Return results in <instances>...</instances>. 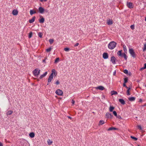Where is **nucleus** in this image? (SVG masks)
<instances>
[{
	"label": "nucleus",
	"instance_id": "1",
	"mask_svg": "<svg viewBox=\"0 0 146 146\" xmlns=\"http://www.w3.org/2000/svg\"><path fill=\"white\" fill-rule=\"evenodd\" d=\"M117 54L119 56L123 57L125 60H126L127 59V56L126 54L125 53H123V54L122 53L121 50H119L118 51L117 53Z\"/></svg>",
	"mask_w": 146,
	"mask_h": 146
},
{
	"label": "nucleus",
	"instance_id": "2",
	"mask_svg": "<svg viewBox=\"0 0 146 146\" xmlns=\"http://www.w3.org/2000/svg\"><path fill=\"white\" fill-rule=\"evenodd\" d=\"M40 70L38 68H36L33 71L34 75L35 76H37L40 74Z\"/></svg>",
	"mask_w": 146,
	"mask_h": 146
},
{
	"label": "nucleus",
	"instance_id": "3",
	"mask_svg": "<svg viewBox=\"0 0 146 146\" xmlns=\"http://www.w3.org/2000/svg\"><path fill=\"white\" fill-rule=\"evenodd\" d=\"M129 52L133 58H135L136 56L135 55V53L132 49H129Z\"/></svg>",
	"mask_w": 146,
	"mask_h": 146
},
{
	"label": "nucleus",
	"instance_id": "4",
	"mask_svg": "<svg viewBox=\"0 0 146 146\" xmlns=\"http://www.w3.org/2000/svg\"><path fill=\"white\" fill-rule=\"evenodd\" d=\"M55 93L56 94L60 96H62L63 92L62 90L60 89H58L56 92Z\"/></svg>",
	"mask_w": 146,
	"mask_h": 146
},
{
	"label": "nucleus",
	"instance_id": "5",
	"mask_svg": "<svg viewBox=\"0 0 146 146\" xmlns=\"http://www.w3.org/2000/svg\"><path fill=\"white\" fill-rule=\"evenodd\" d=\"M116 58L114 56H112L111 57V61L113 64H115L116 63Z\"/></svg>",
	"mask_w": 146,
	"mask_h": 146
},
{
	"label": "nucleus",
	"instance_id": "6",
	"mask_svg": "<svg viewBox=\"0 0 146 146\" xmlns=\"http://www.w3.org/2000/svg\"><path fill=\"white\" fill-rule=\"evenodd\" d=\"M127 6L130 8H132L133 7V3L131 2H127Z\"/></svg>",
	"mask_w": 146,
	"mask_h": 146
},
{
	"label": "nucleus",
	"instance_id": "7",
	"mask_svg": "<svg viewBox=\"0 0 146 146\" xmlns=\"http://www.w3.org/2000/svg\"><path fill=\"white\" fill-rule=\"evenodd\" d=\"M103 58L104 59H107L108 58V53L104 52L103 54Z\"/></svg>",
	"mask_w": 146,
	"mask_h": 146
},
{
	"label": "nucleus",
	"instance_id": "8",
	"mask_svg": "<svg viewBox=\"0 0 146 146\" xmlns=\"http://www.w3.org/2000/svg\"><path fill=\"white\" fill-rule=\"evenodd\" d=\"M95 88L96 90L99 89L101 90H103L104 89V87L102 86H99L97 87H95Z\"/></svg>",
	"mask_w": 146,
	"mask_h": 146
},
{
	"label": "nucleus",
	"instance_id": "9",
	"mask_svg": "<svg viewBox=\"0 0 146 146\" xmlns=\"http://www.w3.org/2000/svg\"><path fill=\"white\" fill-rule=\"evenodd\" d=\"M106 118H111L113 116L111 114L109 113H106Z\"/></svg>",
	"mask_w": 146,
	"mask_h": 146
},
{
	"label": "nucleus",
	"instance_id": "10",
	"mask_svg": "<svg viewBox=\"0 0 146 146\" xmlns=\"http://www.w3.org/2000/svg\"><path fill=\"white\" fill-rule=\"evenodd\" d=\"M117 45V43L114 41H113L110 42L108 46H116Z\"/></svg>",
	"mask_w": 146,
	"mask_h": 146
},
{
	"label": "nucleus",
	"instance_id": "11",
	"mask_svg": "<svg viewBox=\"0 0 146 146\" xmlns=\"http://www.w3.org/2000/svg\"><path fill=\"white\" fill-rule=\"evenodd\" d=\"M53 74H54L55 76H56L57 74L56 72L54 69H53L52 70V73L50 74V75L53 76Z\"/></svg>",
	"mask_w": 146,
	"mask_h": 146
},
{
	"label": "nucleus",
	"instance_id": "12",
	"mask_svg": "<svg viewBox=\"0 0 146 146\" xmlns=\"http://www.w3.org/2000/svg\"><path fill=\"white\" fill-rule=\"evenodd\" d=\"M18 12L16 9L13 10L12 12V14L14 15H17L18 14Z\"/></svg>",
	"mask_w": 146,
	"mask_h": 146
},
{
	"label": "nucleus",
	"instance_id": "13",
	"mask_svg": "<svg viewBox=\"0 0 146 146\" xmlns=\"http://www.w3.org/2000/svg\"><path fill=\"white\" fill-rule=\"evenodd\" d=\"M53 79V76L50 75L48 79V83L51 82L52 80ZM48 85V84H47V85Z\"/></svg>",
	"mask_w": 146,
	"mask_h": 146
},
{
	"label": "nucleus",
	"instance_id": "14",
	"mask_svg": "<svg viewBox=\"0 0 146 146\" xmlns=\"http://www.w3.org/2000/svg\"><path fill=\"white\" fill-rule=\"evenodd\" d=\"M38 9L39 12L41 13H43L44 11V9L42 7H40Z\"/></svg>",
	"mask_w": 146,
	"mask_h": 146
},
{
	"label": "nucleus",
	"instance_id": "15",
	"mask_svg": "<svg viewBox=\"0 0 146 146\" xmlns=\"http://www.w3.org/2000/svg\"><path fill=\"white\" fill-rule=\"evenodd\" d=\"M35 17H33L31 19L29 20V23H33L35 21Z\"/></svg>",
	"mask_w": 146,
	"mask_h": 146
},
{
	"label": "nucleus",
	"instance_id": "16",
	"mask_svg": "<svg viewBox=\"0 0 146 146\" xmlns=\"http://www.w3.org/2000/svg\"><path fill=\"white\" fill-rule=\"evenodd\" d=\"M119 101L123 105L124 104H125V102L124 100L122 99H119Z\"/></svg>",
	"mask_w": 146,
	"mask_h": 146
},
{
	"label": "nucleus",
	"instance_id": "17",
	"mask_svg": "<svg viewBox=\"0 0 146 146\" xmlns=\"http://www.w3.org/2000/svg\"><path fill=\"white\" fill-rule=\"evenodd\" d=\"M29 136L31 138H33L34 137L35 134L34 133L31 132L29 134Z\"/></svg>",
	"mask_w": 146,
	"mask_h": 146
},
{
	"label": "nucleus",
	"instance_id": "18",
	"mask_svg": "<svg viewBox=\"0 0 146 146\" xmlns=\"http://www.w3.org/2000/svg\"><path fill=\"white\" fill-rule=\"evenodd\" d=\"M135 97H131L128 98V100L130 101H134L135 100Z\"/></svg>",
	"mask_w": 146,
	"mask_h": 146
},
{
	"label": "nucleus",
	"instance_id": "19",
	"mask_svg": "<svg viewBox=\"0 0 146 146\" xmlns=\"http://www.w3.org/2000/svg\"><path fill=\"white\" fill-rule=\"evenodd\" d=\"M47 72H45L44 74L41 75L40 76V79H41V78H43L45 76L47 75Z\"/></svg>",
	"mask_w": 146,
	"mask_h": 146
},
{
	"label": "nucleus",
	"instance_id": "20",
	"mask_svg": "<svg viewBox=\"0 0 146 146\" xmlns=\"http://www.w3.org/2000/svg\"><path fill=\"white\" fill-rule=\"evenodd\" d=\"M107 23L109 25H111L113 24V21L111 20H109L107 21Z\"/></svg>",
	"mask_w": 146,
	"mask_h": 146
},
{
	"label": "nucleus",
	"instance_id": "21",
	"mask_svg": "<svg viewBox=\"0 0 146 146\" xmlns=\"http://www.w3.org/2000/svg\"><path fill=\"white\" fill-rule=\"evenodd\" d=\"M30 15H32L34 14L35 13L36 11L34 10H31L30 11Z\"/></svg>",
	"mask_w": 146,
	"mask_h": 146
},
{
	"label": "nucleus",
	"instance_id": "22",
	"mask_svg": "<svg viewBox=\"0 0 146 146\" xmlns=\"http://www.w3.org/2000/svg\"><path fill=\"white\" fill-rule=\"evenodd\" d=\"M44 19L43 17H42L41 19L39 20V22L41 23H43L44 22Z\"/></svg>",
	"mask_w": 146,
	"mask_h": 146
},
{
	"label": "nucleus",
	"instance_id": "23",
	"mask_svg": "<svg viewBox=\"0 0 146 146\" xmlns=\"http://www.w3.org/2000/svg\"><path fill=\"white\" fill-rule=\"evenodd\" d=\"M117 129H118L115 128L114 127H111L109 128L108 129V131H111V130H117Z\"/></svg>",
	"mask_w": 146,
	"mask_h": 146
},
{
	"label": "nucleus",
	"instance_id": "24",
	"mask_svg": "<svg viewBox=\"0 0 146 146\" xmlns=\"http://www.w3.org/2000/svg\"><path fill=\"white\" fill-rule=\"evenodd\" d=\"M48 144L49 145H51L52 143V141L50 139H48L47 141Z\"/></svg>",
	"mask_w": 146,
	"mask_h": 146
},
{
	"label": "nucleus",
	"instance_id": "25",
	"mask_svg": "<svg viewBox=\"0 0 146 146\" xmlns=\"http://www.w3.org/2000/svg\"><path fill=\"white\" fill-rule=\"evenodd\" d=\"M13 113V111H9L7 113V115H11Z\"/></svg>",
	"mask_w": 146,
	"mask_h": 146
},
{
	"label": "nucleus",
	"instance_id": "26",
	"mask_svg": "<svg viewBox=\"0 0 146 146\" xmlns=\"http://www.w3.org/2000/svg\"><path fill=\"white\" fill-rule=\"evenodd\" d=\"M114 109V108L112 106H110V107L109 108V110L110 112H112L113 111V110Z\"/></svg>",
	"mask_w": 146,
	"mask_h": 146
},
{
	"label": "nucleus",
	"instance_id": "27",
	"mask_svg": "<svg viewBox=\"0 0 146 146\" xmlns=\"http://www.w3.org/2000/svg\"><path fill=\"white\" fill-rule=\"evenodd\" d=\"M52 48H51V47H49L46 49V51L47 52H49L51 51Z\"/></svg>",
	"mask_w": 146,
	"mask_h": 146
},
{
	"label": "nucleus",
	"instance_id": "28",
	"mask_svg": "<svg viewBox=\"0 0 146 146\" xmlns=\"http://www.w3.org/2000/svg\"><path fill=\"white\" fill-rule=\"evenodd\" d=\"M131 88H129L127 91V96H129L130 95V94L129 92V90H130Z\"/></svg>",
	"mask_w": 146,
	"mask_h": 146
},
{
	"label": "nucleus",
	"instance_id": "29",
	"mask_svg": "<svg viewBox=\"0 0 146 146\" xmlns=\"http://www.w3.org/2000/svg\"><path fill=\"white\" fill-rule=\"evenodd\" d=\"M144 66L143 67H142L140 69V70H143L145 69L146 68V63H145L144 64Z\"/></svg>",
	"mask_w": 146,
	"mask_h": 146
},
{
	"label": "nucleus",
	"instance_id": "30",
	"mask_svg": "<svg viewBox=\"0 0 146 146\" xmlns=\"http://www.w3.org/2000/svg\"><path fill=\"white\" fill-rule=\"evenodd\" d=\"M49 41L50 44H51L54 42V40L53 39H50L49 40Z\"/></svg>",
	"mask_w": 146,
	"mask_h": 146
},
{
	"label": "nucleus",
	"instance_id": "31",
	"mask_svg": "<svg viewBox=\"0 0 146 146\" xmlns=\"http://www.w3.org/2000/svg\"><path fill=\"white\" fill-rule=\"evenodd\" d=\"M104 123V121L103 120H100L99 121V125H102Z\"/></svg>",
	"mask_w": 146,
	"mask_h": 146
},
{
	"label": "nucleus",
	"instance_id": "32",
	"mask_svg": "<svg viewBox=\"0 0 146 146\" xmlns=\"http://www.w3.org/2000/svg\"><path fill=\"white\" fill-rule=\"evenodd\" d=\"M64 50L66 52L70 50V49L68 48H65L64 49Z\"/></svg>",
	"mask_w": 146,
	"mask_h": 146
},
{
	"label": "nucleus",
	"instance_id": "33",
	"mask_svg": "<svg viewBox=\"0 0 146 146\" xmlns=\"http://www.w3.org/2000/svg\"><path fill=\"white\" fill-rule=\"evenodd\" d=\"M117 93L116 91H113L112 92L111 94V95H116L117 94Z\"/></svg>",
	"mask_w": 146,
	"mask_h": 146
},
{
	"label": "nucleus",
	"instance_id": "34",
	"mask_svg": "<svg viewBox=\"0 0 146 146\" xmlns=\"http://www.w3.org/2000/svg\"><path fill=\"white\" fill-rule=\"evenodd\" d=\"M59 60V58H57L55 60L54 62L55 63H56L58 62Z\"/></svg>",
	"mask_w": 146,
	"mask_h": 146
},
{
	"label": "nucleus",
	"instance_id": "35",
	"mask_svg": "<svg viewBox=\"0 0 146 146\" xmlns=\"http://www.w3.org/2000/svg\"><path fill=\"white\" fill-rule=\"evenodd\" d=\"M43 34L42 33L39 32L38 33V36L42 38V36Z\"/></svg>",
	"mask_w": 146,
	"mask_h": 146
},
{
	"label": "nucleus",
	"instance_id": "36",
	"mask_svg": "<svg viewBox=\"0 0 146 146\" xmlns=\"http://www.w3.org/2000/svg\"><path fill=\"white\" fill-rule=\"evenodd\" d=\"M32 34L33 33L32 32H31L29 33V38H30L32 37Z\"/></svg>",
	"mask_w": 146,
	"mask_h": 146
},
{
	"label": "nucleus",
	"instance_id": "37",
	"mask_svg": "<svg viewBox=\"0 0 146 146\" xmlns=\"http://www.w3.org/2000/svg\"><path fill=\"white\" fill-rule=\"evenodd\" d=\"M130 137L132 139H134L135 141H137V138L131 136Z\"/></svg>",
	"mask_w": 146,
	"mask_h": 146
},
{
	"label": "nucleus",
	"instance_id": "38",
	"mask_svg": "<svg viewBox=\"0 0 146 146\" xmlns=\"http://www.w3.org/2000/svg\"><path fill=\"white\" fill-rule=\"evenodd\" d=\"M115 46H108V48L111 49H114Z\"/></svg>",
	"mask_w": 146,
	"mask_h": 146
},
{
	"label": "nucleus",
	"instance_id": "39",
	"mask_svg": "<svg viewBox=\"0 0 146 146\" xmlns=\"http://www.w3.org/2000/svg\"><path fill=\"white\" fill-rule=\"evenodd\" d=\"M113 114L115 116H117V113L116 112V111H113Z\"/></svg>",
	"mask_w": 146,
	"mask_h": 146
},
{
	"label": "nucleus",
	"instance_id": "40",
	"mask_svg": "<svg viewBox=\"0 0 146 146\" xmlns=\"http://www.w3.org/2000/svg\"><path fill=\"white\" fill-rule=\"evenodd\" d=\"M137 127L139 130H142V128L141 127V126L140 125H138L137 126Z\"/></svg>",
	"mask_w": 146,
	"mask_h": 146
},
{
	"label": "nucleus",
	"instance_id": "41",
	"mask_svg": "<svg viewBox=\"0 0 146 146\" xmlns=\"http://www.w3.org/2000/svg\"><path fill=\"white\" fill-rule=\"evenodd\" d=\"M123 72L125 74H127L128 73V71L127 70H124L123 71Z\"/></svg>",
	"mask_w": 146,
	"mask_h": 146
},
{
	"label": "nucleus",
	"instance_id": "42",
	"mask_svg": "<svg viewBox=\"0 0 146 146\" xmlns=\"http://www.w3.org/2000/svg\"><path fill=\"white\" fill-rule=\"evenodd\" d=\"M131 28L133 30L134 29V25H131L130 26Z\"/></svg>",
	"mask_w": 146,
	"mask_h": 146
},
{
	"label": "nucleus",
	"instance_id": "43",
	"mask_svg": "<svg viewBox=\"0 0 146 146\" xmlns=\"http://www.w3.org/2000/svg\"><path fill=\"white\" fill-rule=\"evenodd\" d=\"M123 48H124V50L125 52H127V48H126V46H123Z\"/></svg>",
	"mask_w": 146,
	"mask_h": 146
},
{
	"label": "nucleus",
	"instance_id": "44",
	"mask_svg": "<svg viewBox=\"0 0 146 146\" xmlns=\"http://www.w3.org/2000/svg\"><path fill=\"white\" fill-rule=\"evenodd\" d=\"M127 82V78H125L124 79V83H126Z\"/></svg>",
	"mask_w": 146,
	"mask_h": 146
},
{
	"label": "nucleus",
	"instance_id": "45",
	"mask_svg": "<svg viewBox=\"0 0 146 146\" xmlns=\"http://www.w3.org/2000/svg\"><path fill=\"white\" fill-rule=\"evenodd\" d=\"M55 84L56 85H59L60 84V82H59V81L58 80V81H56V82Z\"/></svg>",
	"mask_w": 146,
	"mask_h": 146
},
{
	"label": "nucleus",
	"instance_id": "46",
	"mask_svg": "<svg viewBox=\"0 0 146 146\" xmlns=\"http://www.w3.org/2000/svg\"><path fill=\"white\" fill-rule=\"evenodd\" d=\"M125 83H124L123 84V86H124V87H125L126 88H127V86H126V84H125Z\"/></svg>",
	"mask_w": 146,
	"mask_h": 146
},
{
	"label": "nucleus",
	"instance_id": "47",
	"mask_svg": "<svg viewBox=\"0 0 146 146\" xmlns=\"http://www.w3.org/2000/svg\"><path fill=\"white\" fill-rule=\"evenodd\" d=\"M146 50V46H144V48L143 49V51H144Z\"/></svg>",
	"mask_w": 146,
	"mask_h": 146
},
{
	"label": "nucleus",
	"instance_id": "48",
	"mask_svg": "<svg viewBox=\"0 0 146 146\" xmlns=\"http://www.w3.org/2000/svg\"><path fill=\"white\" fill-rule=\"evenodd\" d=\"M72 104L74 105L75 103V101L72 100Z\"/></svg>",
	"mask_w": 146,
	"mask_h": 146
},
{
	"label": "nucleus",
	"instance_id": "49",
	"mask_svg": "<svg viewBox=\"0 0 146 146\" xmlns=\"http://www.w3.org/2000/svg\"><path fill=\"white\" fill-rule=\"evenodd\" d=\"M47 1V0H40V1L41 2H43V1L46 2Z\"/></svg>",
	"mask_w": 146,
	"mask_h": 146
},
{
	"label": "nucleus",
	"instance_id": "50",
	"mask_svg": "<svg viewBox=\"0 0 146 146\" xmlns=\"http://www.w3.org/2000/svg\"><path fill=\"white\" fill-rule=\"evenodd\" d=\"M79 44V43H77L74 46H78Z\"/></svg>",
	"mask_w": 146,
	"mask_h": 146
},
{
	"label": "nucleus",
	"instance_id": "51",
	"mask_svg": "<svg viewBox=\"0 0 146 146\" xmlns=\"http://www.w3.org/2000/svg\"><path fill=\"white\" fill-rule=\"evenodd\" d=\"M139 102H142V99H140L139 100Z\"/></svg>",
	"mask_w": 146,
	"mask_h": 146
},
{
	"label": "nucleus",
	"instance_id": "52",
	"mask_svg": "<svg viewBox=\"0 0 146 146\" xmlns=\"http://www.w3.org/2000/svg\"><path fill=\"white\" fill-rule=\"evenodd\" d=\"M0 146H3V144L1 142H0Z\"/></svg>",
	"mask_w": 146,
	"mask_h": 146
},
{
	"label": "nucleus",
	"instance_id": "53",
	"mask_svg": "<svg viewBox=\"0 0 146 146\" xmlns=\"http://www.w3.org/2000/svg\"><path fill=\"white\" fill-rule=\"evenodd\" d=\"M67 117L68 118H69V119H72V118L71 117H70V116H68Z\"/></svg>",
	"mask_w": 146,
	"mask_h": 146
},
{
	"label": "nucleus",
	"instance_id": "54",
	"mask_svg": "<svg viewBox=\"0 0 146 146\" xmlns=\"http://www.w3.org/2000/svg\"><path fill=\"white\" fill-rule=\"evenodd\" d=\"M116 73V71H115L113 72V75H115Z\"/></svg>",
	"mask_w": 146,
	"mask_h": 146
},
{
	"label": "nucleus",
	"instance_id": "55",
	"mask_svg": "<svg viewBox=\"0 0 146 146\" xmlns=\"http://www.w3.org/2000/svg\"><path fill=\"white\" fill-rule=\"evenodd\" d=\"M42 61H43V62H45V59L43 60H42Z\"/></svg>",
	"mask_w": 146,
	"mask_h": 146
},
{
	"label": "nucleus",
	"instance_id": "56",
	"mask_svg": "<svg viewBox=\"0 0 146 146\" xmlns=\"http://www.w3.org/2000/svg\"><path fill=\"white\" fill-rule=\"evenodd\" d=\"M126 88L127 89V90H128L129 88H131L130 87H127V88Z\"/></svg>",
	"mask_w": 146,
	"mask_h": 146
},
{
	"label": "nucleus",
	"instance_id": "57",
	"mask_svg": "<svg viewBox=\"0 0 146 146\" xmlns=\"http://www.w3.org/2000/svg\"><path fill=\"white\" fill-rule=\"evenodd\" d=\"M145 21H146V17L145 18Z\"/></svg>",
	"mask_w": 146,
	"mask_h": 146
},
{
	"label": "nucleus",
	"instance_id": "58",
	"mask_svg": "<svg viewBox=\"0 0 146 146\" xmlns=\"http://www.w3.org/2000/svg\"><path fill=\"white\" fill-rule=\"evenodd\" d=\"M119 118H121V117L120 116V117H119Z\"/></svg>",
	"mask_w": 146,
	"mask_h": 146
},
{
	"label": "nucleus",
	"instance_id": "59",
	"mask_svg": "<svg viewBox=\"0 0 146 146\" xmlns=\"http://www.w3.org/2000/svg\"><path fill=\"white\" fill-rule=\"evenodd\" d=\"M119 118H121V117L120 116V117H119Z\"/></svg>",
	"mask_w": 146,
	"mask_h": 146
},
{
	"label": "nucleus",
	"instance_id": "60",
	"mask_svg": "<svg viewBox=\"0 0 146 146\" xmlns=\"http://www.w3.org/2000/svg\"><path fill=\"white\" fill-rule=\"evenodd\" d=\"M144 46H146V44H145V45H144Z\"/></svg>",
	"mask_w": 146,
	"mask_h": 146
},
{
	"label": "nucleus",
	"instance_id": "61",
	"mask_svg": "<svg viewBox=\"0 0 146 146\" xmlns=\"http://www.w3.org/2000/svg\"><path fill=\"white\" fill-rule=\"evenodd\" d=\"M146 105H145V106H146Z\"/></svg>",
	"mask_w": 146,
	"mask_h": 146
}]
</instances>
